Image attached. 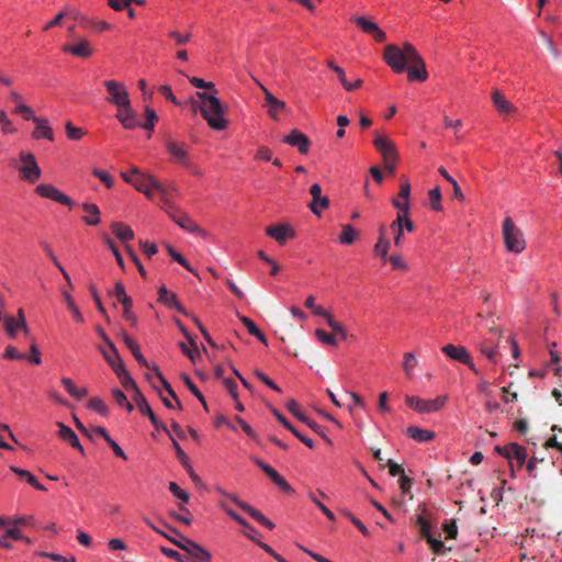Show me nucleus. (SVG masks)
I'll return each mask as SVG.
<instances>
[{
    "instance_id": "obj_37",
    "label": "nucleus",
    "mask_w": 562,
    "mask_h": 562,
    "mask_svg": "<svg viewBox=\"0 0 562 562\" xmlns=\"http://www.w3.org/2000/svg\"><path fill=\"white\" fill-rule=\"evenodd\" d=\"M10 470L15 473L16 475H19L21 479H25L26 482L32 485L34 488L38 490V491H46V487L41 484L36 477L27 470H23V469H20L18 467H14V465H11L10 467Z\"/></svg>"
},
{
    "instance_id": "obj_26",
    "label": "nucleus",
    "mask_w": 562,
    "mask_h": 562,
    "mask_svg": "<svg viewBox=\"0 0 562 562\" xmlns=\"http://www.w3.org/2000/svg\"><path fill=\"white\" fill-rule=\"evenodd\" d=\"M33 122L35 123V130L32 133L33 138H47L48 140L54 139L53 130L48 125V121L46 119L37 116Z\"/></svg>"
},
{
    "instance_id": "obj_49",
    "label": "nucleus",
    "mask_w": 562,
    "mask_h": 562,
    "mask_svg": "<svg viewBox=\"0 0 562 562\" xmlns=\"http://www.w3.org/2000/svg\"><path fill=\"white\" fill-rule=\"evenodd\" d=\"M179 509H180V514L171 512L170 516L172 518H175L176 520H178L187 526H190L192 524V515H191L190 510L187 507H184L183 505H180Z\"/></svg>"
},
{
    "instance_id": "obj_9",
    "label": "nucleus",
    "mask_w": 562,
    "mask_h": 562,
    "mask_svg": "<svg viewBox=\"0 0 562 562\" xmlns=\"http://www.w3.org/2000/svg\"><path fill=\"white\" fill-rule=\"evenodd\" d=\"M170 218L182 229L189 233H196L202 237H206L207 233L201 228L187 213L178 209H171L168 211Z\"/></svg>"
},
{
    "instance_id": "obj_50",
    "label": "nucleus",
    "mask_w": 562,
    "mask_h": 562,
    "mask_svg": "<svg viewBox=\"0 0 562 562\" xmlns=\"http://www.w3.org/2000/svg\"><path fill=\"white\" fill-rule=\"evenodd\" d=\"M428 194H429V200H430V207L434 211H441L442 205H441L440 188L436 187V188L431 189Z\"/></svg>"
},
{
    "instance_id": "obj_35",
    "label": "nucleus",
    "mask_w": 562,
    "mask_h": 562,
    "mask_svg": "<svg viewBox=\"0 0 562 562\" xmlns=\"http://www.w3.org/2000/svg\"><path fill=\"white\" fill-rule=\"evenodd\" d=\"M492 101L499 113L508 114L514 110L512 103L498 90L492 92Z\"/></svg>"
},
{
    "instance_id": "obj_38",
    "label": "nucleus",
    "mask_w": 562,
    "mask_h": 562,
    "mask_svg": "<svg viewBox=\"0 0 562 562\" xmlns=\"http://www.w3.org/2000/svg\"><path fill=\"white\" fill-rule=\"evenodd\" d=\"M359 237V232L351 225L345 224L341 226V234L339 235V241L344 245H351Z\"/></svg>"
},
{
    "instance_id": "obj_14",
    "label": "nucleus",
    "mask_w": 562,
    "mask_h": 562,
    "mask_svg": "<svg viewBox=\"0 0 562 562\" xmlns=\"http://www.w3.org/2000/svg\"><path fill=\"white\" fill-rule=\"evenodd\" d=\"M133 400L136 403L139 412L143 415L148 416L155 428L168 431L166 426L162 423H160L159 419L156 417L154 411L151 409L150 405L148 404L147 400L145 398L140 391H137L136 394H133Z\"/></svg>"
},
{
    "instance_id": "obj_17",
    "label": "nucleus",
    "mask_w": 562,
    "mask_h": 562,
    "mask_svg": "<svg viewBox=\"0 0 562 562\" xmlns=\"http://www.w3.org/2000/svg\"><path fill=\"white\" fill-rule=\"evenodd\" d=\"M266 234L277 240L280 245H284L288 239L295 236L293 228L285 224L271 225L266 228Z\"/></svg>"
},
{
    "instance_id": "obj_25",
    "label": "nucleus",
    "mask_w": 562,
    "mask_h": 562,
    "mask_svg": "<svg viewBox=\"0 0 562 562\" xmlns=\"http://www.w3.org/2000/svg\"><path fill=\"white\" fill-rule=\"evenodd\" d=\"M158 301L170 308H176L178 312L188 315L186 308L178 302L176 294L170 292L166 286H161L158 291Z\"/></svg>"
},
{
    "instance_id": "obj_56",
    "label": "nucleus",
    "mask_w": 562,
    "mask_h": 562,
    "mask_svg": "<svg viewBox=\"0 0 562 562\" xmlns=\"http://www.w3.org/2000/svg\"><path fill=\"white\" fill-rule=\"evenodd\" d=\"M13 113L20 114L26 121H34L37 117L27 104L15 106Z\"/></svg>"
},
{
    "instance_id": "obj_23",
    "label": "nucleus",
    "mask_w": 562,
    "mask_h": 562,
    "mask_svg": "<svg viewBox=\"0 0 562 562\" xmlns=\"http://www.w3.org/2000/svg\"><path fill=\"white\" fill-rule=\"evenodd\" d=\"M4 326L11 338L16 337L18 330H22L27 338L31 337L26 319H15L13 316H7L4 319Z\"/></svg>"
},
{
    "instance_id": "obj_30",
    "label": "nucleus",
    "mask_w": 562,
    "mask_h": 562,
    "mask_svg": "<svg viewBox=\"0 0 562 562\" xmlns=\"http://www.w3.org/2000/svg\"><path fill=\"white\" fill-rule=\"evenodd\" d=\"M379 234L378 243L374 246V254L386 260L390 249V240L386 238V228L384 225L380 226Z\"/></svg>"
},
{
    "instance_id": "obj_12",
    "label": "nucleus",
    "mask_w": 562,
    "mask_h": 562,
    "mask_svg": "<svg viewBox=\"0 0 562 562\" xmlns=\"http://www.w3.org/2000/svg\"><path fill=\"white\" fill-rule=\"evenodd\" d=\"M442 352L450 359L469 366V368L474 373H476V374L479 373L475 364L473 363V361L471 359L470 353L468 352V350L464 347L449 344V345H446L442 347Z\"/></svg>"
},
{
    "instance_id": "obj_29",
    "label": "nucleus",
    "mask_w": 562,
    "mask_h": 562,
    "mask_svg": "<svg viewBox=\"0 0 562 562\" xmlns=\"http://www.w3.org/2000/svg\"><path fill=\"white\" fill-rule=\"evenodd\" d=\"M408 72L409 80L425 81L428 78V71L426 69V64L422 58L420 61H412L411 67L406 68Z\"/></svg>"
},
{
    "instance_id": "obj_15",
    "label": "nucleus",
    "mask_w": 562,
    "mask_h": 562,
    "mask_svg": "<svg viewBox=\"0 0 562 562\" xmlns=\"http://www.w3.org/2000/svg\"><path fill=\"white\" fill-rule=\"evenodd\" d=\"M310 193L313 198L310 203V209L315 215H321L322 211L326 210L329 206V199L325 195H322V187L318 183H314Z\"/></svg>"
},
{
    "instance_id": "obj_10",
    "label": "nucleus",
    "mask_w": 562,
    "mask_h": 562,
    "mask_svg": "<svg viewBox=\"0 0 562 562\" xmlns=\"http://www.w3.org/2000/svg\"><path fill=\"white\" fill-rule=\"evenodd\" d=\"M35 191L42 198L53 200L63 205H74L72 200L53 184L41 183L36 187Z\"/></svg>"
},
{
    "instance_id": "obj_48",
    "label": "nucleus",
    "mask_w": 562,
    "mask_h": 562,
    "mask_svg": "<svg viewBox=\"0 0 562 562\" xmlns=\"http://www.w3.org/2000/svg\"><path fill=\"white\" fill-rule=\"evenodd\" d=\"M491 345H492V341L484 339L483 342L481 344L480 350L484 356H486V358L491 362L496 363L497 362V352H496L495 348Z\"/></svg>"
},
{
    "instance_id": "obj_1",
    "label": "nucleus",
    "mask_w": 562,
    "mask_h": 562,
    "mask_svg": "<svg viewBox=\"0 0 562 562\" xmlns=\"http://www.w3.org/2000/svg\"><path fill=\"white\" fill-rule=\"evenodd\" d=\"M200 103L193 101V109L200 110L202 116L210 127L216 131H223L227 127L228 121L225 119L226 106L215 95L207 92H196Z\"/></svg>"
},
{
    "instance_id": "obj_7",
    "label": "nucleus",
    "mask_w": 562,
    "mask_h": 562,
    "mask_svg": "<svg viewBox=\"0 0 562 562\" xmlns=\"http://www.w3.org/2000/svg\"><path fill=\"white\" fill-rule=\"evenodd\" d=\"M20 160L22 166L19 170L23 179L31 183L36 182L42 176V170L36 162L35 156L32 153L21 151Z\"/></svg>"
},
{
    "instance_id": "obj_20",
    "label": "nucleus",
    "mask_w": 562,
    "mask_h": 562,
    "mask_svg": "<svg viewBox=\"0 0 562 562\" xmlns=\"http://www.w3.org/2000/svg\"><path fill=\"white\" fill-rule=\"evenodd\" d=\"M103 341L109 346L110 350H102V355L114 372L119 367H124L123 360L115 347L108 336H103Z\"/></svg>"
},
{
    "instance_id": "obj_2",
    "label": "nucleus",
    "mask_w": 562,
    "mask_h": 562,
    "mask_svg": "<svg viewBox=\"0 0 562 562\" xmlns=\"http://www.w3.org/2000/svg\"><path fill=\"white\" fill-rule=\"evenodd\" d=\"M383 57L385 63L397 74L406 70L407 65L412 61L422 63V56L409 43H405L403 49L395 44H389L384 48Z\"/></svg>"
},
{
    "instance_id": "obj_32",
    "label": "nucleus",
    "mask_w": 562,
    "mask_h": 562,
    "mask_svg": "<svg viewBox=\"0 0 562 562\" xmlns=\"http://www.w3.org/2000/svg\"><path fill=\"white\" fill-rule=\"evenodd\" d=\"M111 231L122 241H127L134 238V232L124 223L113 222L111 224Z\"/></svg>"
},
{
    "instance_id": "obj_28",
    "label": "nucleus",
    "mask_w": 562,
    "mask_h": 562,
    "mask_svg": "<svg viewBox=\"0 0 562 562\" xmlns=\"http://www.w3.org/2000/svg\"><path fill=\"white\" fill-rule=\"evenodd\" d=\"M65 18L79 19V11L71 7H66L63 11H60L58 14H56L52 21H49L47 24H45L43 26V31H48L52 27L60 25L61 21Z\"/></svg>"
},
{
    "instance_id": "obj_13",
    "label": "nucleus",
    "mask_w": 562,
    "mask_h": 562,
    "mask_svg": "<svg viewBox=\"0 0 562 562\" xmlns=\"http://www.w3.org/2000/svg\"><path fill=\"white\" fill-rule=\"evenodd\" d=\"M115 117L126 130H134L140 125L137 121V114L134 111L131 101H128L127 104L125 103L122 106H117V113L115 114Z\"/></svg>"
},
{
    "instance_id": "obj_42",
    "label": "nucleus",
    "mask_w": 562,
    "mask_h": 562,
    "mask_svg": "<svg viewBox=\"0 0 562 562\" xmlns=\"http://www.w3.org/2000/svg\"><path fill=\"white\" fill-rule=\"evenodd\" d=\"M239 318L241 323L246 326L250 335L257 337L265 345L268 344L265 334L256 326V324L249 317L240 316Z\"/></svg>"
},
{
    "instance_id": "obj_46",
    "label": "nucleus",
    "mask_w": 562,
    "mask_h": 562,
    "mask_svg": "<svg viewBox=\"0 0 562 562\" xmlns=\"http://www.w3.org/2000/svg\"><path fill=\"white\" fill-rule=\"evenodd\" d=\"M401 217H396L390 225L391 231L394 233V245L400 247L403 244L404 229L401 226Z\"/></svg>"
},
{
    "instance_id": "obj_18",
    "label": "nucleus",
    "mask_w": 562,
    "mask_h": 562,
    "mask_svg": "<svg viewBox=\"0 0 562 562\" xmlns=\"http://www.w3.org/2000/svg\"><path fill=\"white\" fill-rule=\"evenodd\" d=\"M283 142L290 146L296 147L301 154H307L311 147L308 137L299 130H292L284 136Z\"/></svg>"
},
{
    "instance_id": "obj_34",
    "label": "nucleus",
    "mask_w": 562,
    "mask_h": 562,
    "mask_svg": "<svg viewBox=\"0 0 562 562\" xmlns=\"http://www.w3.org/2000/svg\"><path fill=\"white\" fill-rule=\"evenodd\" d=\"M82 210L89 215L83 221L87 225L95 226L100 223V209L94 203H83Z\"/></svg>"
},
{
    "instance_id": "obj_62",
    "label": "nucleus",
    "mask_w": 562,
    "mask_h": 562,
    "mask_svg": "<svg viewBox=\"0 0 562 562\" xmlns=\"http://www.w3.org/2000/svg\"><path fill=\"white\" fill-rule=\"evenodd\" d=\"M160 551L162 552L164 555H166L170 559H173L178 562H190L186 555L180 554L178 551H176L171 548L161 547Z\"/></svg>"
},
{
    "instance_id": "obj_16",
    "label": "nucleus",
    "mask_w": 562,
    "mask_h": 562,
    "mask_svg": "<svg viewBox=\"0 0 562 562\" xmlns=\"http://www.w3.org/2000/svg\"><path fill=\"white\" fill-rule=\"evenodd\" d=\"M258 85L265 94L268 114L271 119L279 120L280 112L284 111L286 108L285 102L276 98L262 83L258 82Z\"/></svg>"
},
{
    "instance_id": "obj_36",
    "label": "nucleus",
    "mask_w": 562,
    "mask_h": 562,
    "mask_svg": "<svg viewBox=\"0 0 562 562\" xmlns=\"http://www.w3.org/2000/svg\"><path fill=\"white\" fill-rule=\"evenodd\" d=\"M428 512L424 507L423 508V515H417L415 519V525L418 527L419 532L423 538L428 539V537H431V526L429 520L427 519Z\"/></svg>"
},
{
    "instance_id": "obj_51",
    "label": "nucleus",
    "mask_w": 562,
    "mask_h": 562,
    "mask_svg": "<svg viewBox=\"0 0 562 562\" xmlns=\"http://www.w3.org/2000/svg\"><path fill=\"white\" fill-rule=\"evenodd\" d=\"M285 406L289 409V412H291L297 419H300L301 422H307V416L305 415L304 412H302L295 400L290 398L285 403Z\"/></svg>"
},
{
    "instance_id": "obj_39",
    "label": "nucleus",
    "mask_w": 562,
    "mask_h": 562,
    "mask_svg": "<svg viewBox=\"0 0 562 562\" xmlns=\"http://www.w3.org/2000/svg\"><path fill=\"white\" fill-rule=\"evenodd\" d=\"M116 376L120 379L122 385L125 389H132L134 391V394H136L137 391H140L136 384V382L133 380L131 374L127 372L125 366L119 367V370L115 372Z\"/></svg>"
},
{
    "instance_id": "obj_22",
    "label": "nucleus",
    "mask_w": 562,
    "mask_h": 562,
    "mask_svg": "<svg viewBox=\"0 0 562 562\" xmlns=\"http://www.w3.org/2000/svg\"><path fill=\"white\" fill-rule=\"evenodd\" d=\"M56 425L59 428L58 436L64 441H67L72 448L77 449L81 454H85L83 447L81 446L75 431L61 422L56 423Z\"/></svg>"
},
{
    "instance_id": "obj_45",
    "label": "nucleus",
    "mask_w": 562,
    "mask_h": 562,
    "mask_svg": "<svg viewBox=\"0 0 562 562\" xmlns=\"http://www.w3.org/2000/svg\"><path fill=\"white\" fill-rule=\"evenodd\" d=\"M88 408L91 411H94L95 413L100 414L101 416H106L109 413V408L104 401L100 397H92L88 402Z\"/></svg>"
},
{
    "instance_id": "obj_4",
    "label": "nucleus",
    "mask_w": 562,
    "mask_h": 562,
    "mask_svg": "<svg viewBox=\"0 0 562 562\" xmlns=\"http://www.w3.org/2000/svg\"><path fill=\"white\" fill-rule=\"evenodd\" d=\"M503 236L508 251L520 254L526 248L522 232L515 225L510 217L503 222Z\"/></svg>"
},
{
    "instance_id": "obj_44",
    "label": "nucleus",
    "mask_w": 562,
    "mask_h": 562,
    "mask_svg": "<svg viewBox=\"0 0 562 562\" xmlns=\"http://www.w3.org/2000/svg\"><path fill=\"white\" fill-rule=\"evenodd\" d=\"M353 22L368 34H373L374 31H378L379 25L375 22H372L364 16H357L353 19Z\"/></svg>"
},
{
    "instance_id": "obj_5",
    "label": "nucleus",
    "mask_w": 562,
    "mask_h": 562,
    "mask_svg": "<svg viewBox=\"0 0 562 562\" xmlns=\"http://www.w3.org/2000/svg\"><path fill=\"white\" fill-rule=\"evenodd\" d=\"M448 396L440 395L434 400H424L418 396L406 395V404L420 414H430L442 409L447 403Z\"/></svg>"
},
{
    "instance_id": "obj_8",
    "label": "nucleus",
    "mask_w": 562,
    "mask_h": 562,
    "mask_svg": "<svg viewBox=\"0 0 562 562\" xmlns=\"http://www.w3.org/2000/svg\"><path fill=\"white\" fill-rule=\"evenodd\" d=\"M103 85L109 92L106 100L116 105V108L122 106L125 103L127 104V102L131 101L128 91L124 83L116 80H105Z\"/></svg>"
},
{
    "instance_id": "obj_59",
    "label": "nucleus",
    "mask_w": 562,
    "mask_h": 562,
    "mask_svg": "<svg viewBox=\"0 0 562 562\" xmlns=\"http://www.w3.org/2000/svg\"><path fill=\"white\" fill-rule=\"evenodd\" d=\"M92 173L94 177L100 179L108 189L113 187L114 180L106 171L95 168L92 170Z\"/></svg>"
},
{
    "instance_id": "obj_19",
    "label": "nucleus",
    "mask_w": 562,
    "mask_h": 562,
    "mask_svg": "<svg viewBox=\"0 0 562 562\" xmlns=\"http://www.w3.org/2000/svg\"><path fill=\"white\" fill-rule=\"evenodd\" d=\"M61 49L64 53H70L81 58H89L93 54V48L87 38H80L77 44L64 45Z\"/></svg>"
},
{
    "instance_id": "obj_6",
    "label": "nucleus",
    "mask_w": 562,
    "mask_h": 562,
    "mask_svg": "<svg viewBox=\"0 0 562 562\" xmlns=\"http://www.w3.org/2000/svg\"><path fill=\"white\" fill-rule=\"evenodd\" d=\"M176 546L188 553L190 562H211V553L188 537H181V541H176Z\"/></svg>"
},
{
    "instance_id": "obj_41",
    "label": "nucleus",
    "mask_w": 562,
    "mask_h": 562,
    "mask_svg": "<svg viewBox=\"0 0 562 562\" xmlns=\"http://www.w3.org/2000/svg\"><path fill=\"white\" fill-rule=\"evenodd\" d=\"M61 384L65 386V389L67 390V392L74 396L76 400H81L87 394H88V391L87 389H78L71 379L69 378H63L61 379Z\"/></svg>"
},
{
    "instance_id": "obj_31",
    "label": "nucleus",
    "mask_w": 562,
    "mask_h": 562,
    "mask_svg": "<svg viewBox=\"0 0 562 562\" xmlns=\"http://www.w3.org/2000/svg\"><path fill=\"white\" fill-rule=\"evenodd\" d=\"M406 434L409 438L418 442H427L435 438L434 431L423 429L417 426H409L406 430Z\"/></svg>"
},
{
    "instance_id": "obj_58",
    "label": "nucleus",
    "mask_w": 562,
    "mask_h": 562,
    "mask_svg": "<svg viewBox=\"0 0 562 562\" xmlns=\"http://www.w3.org/2000/svg\"><path fill=\"white\" fill-rule=\"evenodd\" d=\"M30 351H31V355L29 357V360L35 364H40L42 362V358H41V351L37 347V344L34 339V337H30Z\"/></svg>"
},
{
    "instance_id": "obj_40",
    "label": "nucleus",
    "mask_w": 562,
    "mask_h": 562,
    "mask_svg": "<svg viewBox=\"0 0 562 562\" xmlns=\"http://www.w3.org/2000/svg\"><path fill=\"white\" fill-rule=\"evenodd\" d=\"M512 460L515 459L518 463V467L521 468L527 459V451L526 448L516 443L512 442L509 443Z\"/></svg>"
},
{
    "instance_id": "obj_52",
    "label": "nucleus",
    "mask_w": 562,
    "mask_h": 562,
    "mask_svg": "<svg viewBox=\"0 0 562 562\" xmlns=\"http://www.w3.org/2000/svg\"><path fill=\"white\" fill-rule=\"evenodd\" d=\"M112 396L120 406L125 407L128 412L134 409V406L128 402L126 395L121 390L114 389L112 391Z\"/></svg>"
},
{
    "instance_id": "obj_43",
    "label": "nucleus",
    "mask_w": 562,
    "mask_h": 562,
    "mask_svg": "<svg viewBox=\"0 0 562 562\" xmlns=\"http://www.w3.org/2000/svg\"><path fill=\"white\" fill-rule=\"evenodd\" d=\"M63 295H64V299H65V301L67 303V306L70 310V312L72 313L75 319L78 323H83L85 322L83 315L79 311V308L76 305V303H75L74 299L71 297V295L67 291H64Z\"/></svg>"
},
{
    "instance_id": "obj_57",
    "label": "nucleus",
    "mask_w": 562,
    "mask_h": 562,
    "mask_svg": "<svg viewBox=\"0 0 562 562\" xmlns=\"http://www.w3.org/2000/svg\"><path fill=\"white\" fill-rule=\"evenodd\" d=\"M416 364L417 361L415 355L412 352H406L404 355L403 369L408 376H412L413 369L416 367Z\"/></svg>"
},
{
    "instance_id": "obj_24",
    "label": "nucleus",
    "mask_w": 562,
    "mask_h": 562,
    "mask_svg": "<svg viewBox=\"0 0 562 562\" xmlns=\"http://www.w3.org/2000/svg\"><path fill=\"white\" fill-rule=\"evenodd\" d=\"M392 204L395 209L398 210L396 217H401L402 228L409 233L414 232L415 225L408 216V212H409V207H411L409 203H401L398 200H392Z\"/></svg>"
},
{
    "instance_id": "obj_61",
    "label": "nucleus",
    "mask_w": 562,
    "mask_h": 562,
    "mask_svg": "<svg viewBox=\"0 0 562 562\" xmlns=\"http://www.w3.org/2000/svg\"><path fill=\"white\" fill-rule=\"evenodd\" d=\"M111 294L115 295V297L117 299V301L120 303H128V299H131L126 294L125 288H124L122 282H116L115 283L114 290L111 292Z\"/></svg>"
},
{
    "instance_id": "obj_3",
    "label": "nucleus",
    "mask_w": 562,
    "mask_h": 562,
    "mask_svg": "<svg viewBox=\"0 0 562 562\" xmlns=\"http://www.w3.org/2000/svg\"><path fill=\"white\" fill-rule=\"evenodd\" d=\"M121 177L125 182L132 184L137 191L144 193L147 198H153V190L160 192L166 198V188L153 176L144 175L138 168H132L130 172H121Z\"/></svg>"
},
{
    "instance_id": "obj_33",
    "label": "nucleus",
    "mask_w": 562,
    "mask_h": 562,
    "mask_svg": "<svg viewBox=\"0 0 562 562\" xmlns=\"http://www.w3.org/2000/svg\"><path fill=\"white\" fill-rule=\"evenodd\" d=\"M123 340H124L126 347L132 351L136 361L140 366H143L145 368H149V363L147 362L145 357L142 355L138 344L133 338L127 336L126 334L123 335Z\"/></svg>"
},
{
    "instance_id": "obj_60",
    "label": "nucleus",
    "mask_w": 562,
    "mask_h": 562,
    "mask_svg": "<svg viewBox=\"0 0 562 562\" xmlns=\"http://www.w3.org/2000/svg\"><path fill=\"white\" fill-rule=\"evenodd\" d=\"M240 509L249 514L256 521L262 524L266 516L249 504H240Z\"/></svg>"
},
{
    "instance_id": "obj_55",
    "label": "nucleus",
    "mask_w": 562,
    "mask_h": 562,
    "mask_svg": "<svg viewBox=\"0 0 562 562\" xmlns=\"http://www.w3.org/2000/svg\"><path fill=\"white\" fill-rule=\"evenodd\" d=\"M409 196H411V183L408 182V180H404L401 183L397 198H395L394 200H398L401 203H409Z\"/></svg>"
},
{
    "instance_id": "obj_64",
    "label": "nucleus",
    "mask_w": 562,
    "mask_h": 562,
    "mask_svg": "<svg viewBox=\"0 0 562 562\" xmlns=\"http://www.w3.org/2000/svg\"><path fill=\"white\" fill-rule=\"evenodd\" d=\"M315 335L319 339V341H322L323 344L330 345V346L337 345V339L335 338V336L326 333L323 329H316Z\"/></svg>"
},
{
    "instance_id": "obj_11",
    "label": "nucleus",
    "mask_w": 562,
    "mask_h": 562,
    "mask_svg": "<svg viewBox=\"0 0 562 562\" xmlns=\"http://www.w3.org/2000/svg\"><path fill=\"white\" fill-rule=\"evenodd\" d=\"M373 145L382 155L383 162L392 159H398L396 146L387 136L376 134L373 139Z\"/></svg>"
},
{
    "instance_id": "obj_54",
    "label": "nucleus",
    "mask_w": 562,
    "mask_h": 562,
    "mask_svg": "<svg viewBox=\"0 0 562 562\" xmlns=\"http://www.w3.org/2000/svg\"><path fill=\"white\" fill-rule=\"evenodd\" d=\"M145 116H146V122L142 125L144 128L146 130H154V126L156 124V122L158 121V115L156 113V111L149 106H146L145 108Z\"/></svg>"
},
{
    "instance_id": "obj_27",
    "label": "nucleus",
    "mask_w": 562,
    "mask_h": 562,
    "mask_svg": "<svg viewBox=\"0 0 562 562\" xmlns=\"http://www.w3.org/2000/svg\"><path fill=\"white\" fill-rule=\"evenodd\" d=\"M77 21L80 25L85 27H91L95 30L97 32H103L111 29V24L106 21L95 20L93 18H89L87 15H83L79 12V19H74Z\"/></svg>"
},
{
    "instance_id": "obj_47",
    "label": "nucleus",
    "mask_w": 562,
    "mask_h": 562,
    "mask_svg": "<svg viewBox=\"0 0 562 562\" xmlns=\"http://www.w3.org/2000/svg\"><path fill=\"white\" fill-rule=\"evenodd\" d=\"M183 382L188 386V389L192 392V394L201 402V404L203 405L204 409L207 411L209 408H207V404H206L205 397L200 392L198 386L193 383V381L188 375H184L183 376Z\"/></svg>"
},
{
    "instance_id": "obj_21",
    "label": "nucleus",
    "mask_w": 562,
    "mask_h": 562,
    "mask_svg": "<svg viewBox=\"0 0 562 562\" xmlns=\"http://www.w3.org/2000/svg\"><path fill=\"white\" fill-rule=\"evenodd\" d=\"M166 147H167L168 153L172 156V158L177 162L181 164L184 167L191 166V161L189 159L188 151L186 150L183 145L169 139L166 143Z\"/></svg>"
},
{
    "instance_id": "obj_53",
    "label": "nucleus",
    "mask_w": 562,
    "mask_h": 562,
    "mask_svg": "<svg viewBox=\"0 0 562 562\" xmlns=\"http://www.w3.org/2000/svg\"><path fill=\"white\" fill-rule=\"evenodd\" d=\"M65 127L67 137L72 140H79L86 134V131H83L80 127L74 126V124L70 121L66 123Z\"/></svg>"
},
{
    "instance_id": "obj_63",
    "label": "nucleus",
    "mask_w": 562,
    "mask_h": 562,
    "mask_svg": "<svg viewBox=\"0 0 562 562\" xmlns=\"http://www.w3.org/2000/svg\"><path fill=\"white\" fill-rule=\"evenodd\" d=\"M169 491L178 498H180L183 502H189L190 495L183 491L176 482L169 483Z\"/></svg>"
}]
</instances>
